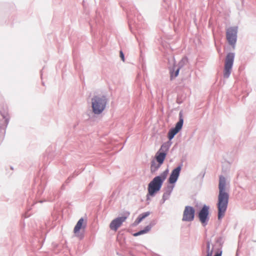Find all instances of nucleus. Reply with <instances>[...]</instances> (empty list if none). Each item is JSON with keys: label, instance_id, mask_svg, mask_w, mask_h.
I'll return each mask as SVG.
<instances>
[{"label": "nucleus", "instance_id": "1", "mask_svg": "<svg viewBox=\"0 0 256 256\" xmlns=\"http://www.w3.org/2000/svg\"><path fill=\"white\" fill-rule=\"evenodd\" d=\"M230 195L226 192V179L222 176H219L218 194L216 207L218 208V219L220 220L224 216L228 204Z\"/></svg>", "mask_w": 256, "mask_h": 256}, {"label": "nucleus", "instance_id": "2", "mask_svg": "<svg viewBox=\"0 0 256 256\" xmlns=\"http://www.w3.org/2000/svg\"><path fill=\"white\" fill-rule=\"evenodd\" d=\"M172 140L168 139V140L162 144L160 148L156 152L154 157L150 162V172L154 174L164 164L167 156L170 146L172 144Z\"/></svg>", "mask_w": 256, "mask_h": 256}, {"label": "nucleus", "instance_id": "3", "mask_svg": "<svg viewBox=\"0 0 256 256\" xmlns=\"http://www.w3.org/2000/svg\"><path fill=\"white\" fill-rule=\"evenodd\" d=\"M169 170L167 168L158 176H156L148 184L146 201L150 200V196L154 197L160 190L164 182L166 180Z\"/></svg>", "mask_w": 256, "mask_h": 256}, {"label": "nucleus", "instance_id": "4", "mask_svg": "<svg viewBox=\"0 0 256 256\" xmlns=\"http://www.w3.org/2000/svg\"><path fill=\"white\" fill-rule=\"evenodd\" d=\"M224 237L220 236L215 239V243L212 244V248H210L211 240L208 239L206 241V250L204 245L202 246V255L205 256H222V248L224 242Z\"/></svg>", "mask_w": 256, "mask_h": 256}, {"label": "nucleus", "instance_id": "5", "mask_svg": "<svg viewBox=\"0 0 256 256\" xmlns=\"http://www.w3.org/2000/svg\"><path fill=\"white\" fill-rule=\"evenodd\" d=\"M108 98L105 95L96 94L91 98L92 112L95 115L102 114L106 108Z\"/></svg>", "mask_w": 256, "mask_h": 256}, {"label": "nucleus", "instance_id": "6", "mask_svg": "<svg viewBox=\"0 0 256 256\" xmlns=\"http://www.w3.org/2000/svg\"><path fill=\"white\" fill-rule=\"evenodd\" d=\"M0 114L2 116V119L0 120V144L3 141L6 128L10 121V116L8 112V108L6 104H3L2 106H0Z\"/></svg>", "mask_w": 256, "mask_h": 256}, {"label": "nucleus", "instance_id": "7", "mask_svg": "<svg viewBox=\"0 0 256 256\" xmlns=\"http://www.w3.org/2000/svg\"><path fill=\"white\" fill-rule=\"evenodd\" d=\"M196 216L202 226L205 227L208 225L210 219V206L206 204L202 205L196 212Z\"/></svg>", "mask_w": 256, "mask_h": 256}, {"label": "nucleus", "instance_id": "8", "mask_svg": "<svg viewBox=\"0 0 256 256\" xmlns=\"http://www.w3.org/2000/svg\"><path fill=\"white\" fill-rule=\"evenodd\" d=\"M235 54L232 52H228L226 56L223 76L224 78H228L232 72L234 63Z\"/></svg>", "mask_w": 256, "mask_h": 256}, {"label": "nucleus", "instance_id": "9", "mask_svg": "<svg viewBox=\"0 0 256 256\" xmlns=\"http://www.w3.org/2000/svg\"><path fill=\"white\" fill-rule=\"evenodd\" d=\"M184 118L182 112L180 111L178 114V120L174 127L170 128L168 134V139L172 140L174 136L182 129L184 124Z\"/></svg>", "mask_w": 256, "mask_h": 256}, {"label": "nucleus", "instance_id": "10", "mask_svg": "<svg viewBox=\"0 0 256 256\" xmlns=\"http://www.w3.org/2000/svg\"><path fill=\"white\" fill-rule=\"evenodd\" d=\"M238 27L237 26H231L228 28L226 31V38L228 44L233 49L235 48L237 41V34Z\"/></svg>", "mask_w": 256, "mask_h": 256}, {"label": "nucleus", "instance_id": "11", "mask_svg": "<svg viewBox=\"0 0 256 256\" xmlns=\"http://www.w3.org/2000/svg\"><path fill=\"white\" fill-rule=\"evenodd\" d=\"M183 166V162H181L178 166L174 168L171 172V173L168 179V182L170 184H175L180 176L182 168Z\"/></svg>", "mask_w": 256, "mask_h": 256}, {"label": "nucleus", "instance_id": "12", "mask_svg": "<svg viewBox=\"0 0 256 256\" xmlns=\"http://www.w3.org/2000/svg\"><path fill=\"white\" fill-rule=\"evenodd\" d=\"M196 214L195 208L190 206H186L183 212L182 220L183 222H192L194 219Z\"/></svg>", "mask_w": 256, "mask_h": 256}, {"label": "nucleus", "instance_id": "13", "mask_svg": "<svg viewBox=\"0 0 256 256\" xmlns=\"http://www.w3.org/2000/svg\"><path fill=\"white\" fill-rule=\"evenodd\" d=\"M127 216H118L114 219L110 224V228L111 230L116 231L122 223L126 220Z\"/></svg>", "mask_w": 256, "mask_h": 256}, {"label": "nucleus", "instance_id": "14", "mask_svg": "<svg viewBox=\"0 0 256 256\" xmlns=\"http://www.w3.org/2000/svg\"><path fill=\"white\" fill-rule=\"evenodd\" d=\"M87 226V220L84 219V218H81L78 221L74 227V232L76 235H77L82 229H85Z\"/></svg>", "mask_w": 256, "mask_h": 256}, {"label": "nucleus", "instance_id": "15", "mask_svg": "<svg viewBox=\"0 0 256 256\" xmlns=\"http://www.w3.org/2000/svg\"><path fill=\"white\" fill-rule=\"evenodd\" d=\"M168 70L170 74V80H172L178 76L180 69L174 62L172 66L168 68Z\"/></svg>", "mask_w": 256, "mask_h": 256}, {"label": "nucleus", "instance_id": "16", "mask_svg": "<svg viewBox=\"0 0 256 256\" xmlns=\"http://www.w3.org/2000/svg\"><path fill=\"white\" fill-rule=\"evenodd\" d=\"M45 188V184L41 180L40 184L38 187L37 196H40L43 193Z\"/></svg>", "mask_w": 256, "mask_h": 256}, {"label": "nucleus", "instance_id": "17", "mask_svg": "<svg viewBox=\"0 0 256 256\" xmlns=\"http://www.w3.org/2000/svg\"><path fill=\"white\" fill-rule=\"evenodd\" d=\"M188 60L186 56L182 58V60L178 62V65L176 66L178 68H180V69H181L184 66L186 65L188 62Z\"/></svg>", "mask_w": 256, "mask_h": 256}, {"label": "nucleus", "instance_id": "18", "mask_svg": "<svg viewBox=\"0 0 256 256\" xmlns=\"http://www.w3.org/2000/svg\"><path fill=\"white\" fill-rule=\"evenodd\" d=\"M127 16H128V20L129 26L130 27V28H132V23L133 22L134 24V26L136 28H138V26L136 24V19L134 18V20H130V19L132 18V17L131 16V14L128 13Z\"/></svg>", "mask_w": 256, "mask_h": 256}, {"label": "nucleus", "instance_id": "19", "mask_svg": "<svg viewBox=\"0 0 256 256\" xmlns=\"http://www.w3.org/2000/svg\"><path fill=\"white\" fill-rule=\"evenodd\" d=\"M79 172H77L76 170H75L74 173L71 174L65 181V184H69L72 180L74 178V177L78 175Z\"/></svg>", "mask_w": 256, "mask_h": 256}, {"label": "nucleus", "instance_id": "20", "mask_svg": "<svg viewBox=\"0 0 256 256\" xmlns=\"http://www.w3.org/2000/svg\"><path fill=\"white\" fill-rule=\"evenodd\" d=\"M175 184H168L166 186V192L168 194H171V193L172 192V190L174 187Z\"/></svg>", "mask_w": 256, "mask_h": 256}, {"label": "nucleus", "instance_id": "21", "mask_svg": "<svg viewBox=\"0 0 256 256\" xmlns=\"http://www.w3.org/2000/svg\"><path fill=\"white\" fill-rule=\"evenodd\" d=\"M176 103L180 104H182L184 102V98H182V96L178 94L176 98Z\"/></svg>", "mask_w": 256, "mask_h": 256}, {"label": "nucleus", "instance_id": "22", "mask_svg": "<svg viewBox=\"0 0 256 256\" xmlns=\"http://www.w3.org/2000/svg\"><path fill=\"white\" fill-rule=\"evenodd\" d=\"M157 223V220H152L150 224L147 226L148 227H150V230L152 226L156 224Z\"/></svg>", "mask_w": 256, "mask_h": 256}, {"label": "nucleus", "instance_id": "23", "mask_svg": "<svg viewBox=\"0 0 256 256\" xmlns=\"http://www.w3.org/2000/svg\"><path fill=\"white\" fill-rule=\"evenodd\" d=\"M150 214V212H146L140 214V216L143 218V220H144L145 218L149 216Z\"/></svg>", "mask_w": 256, "mask_h": 256}, {"label": "nucleus", "instance_id": "24", "mask_svg": "<svg viewBox=\"0 0 256 256\" xmlns=\"http://www.w3.org/2000/svg\"><path fill=\"white\" fill-rule=\"evenodd\" d=\"M141 230L142 231V234H144L148 233L150 230V227H148L146 226L143 229Z\"/></svg>", "mask_w": 256, "mask_h": 256}, {"label": "nucleus", "instance_id": "25", "mask_svg": "<svg viewBox=\"0 0 256 256\" xmlns=\"http://www.w3.org/2000/svg\"><path fill=\"white\" fill-rule=\"evenodd\" d=\"M206 172L205 171H202L200 172V174L198 176V178H200L202 180L204 175H205Z\"/></svg>", "mask_w": 256, "mask_h": 256}, {"label": "nucleus", "instance_id": "26", "mask_svg": "<svg viewBox=\"0 0 256 256\" xmlns=\"http://www.w3.org/2000/svg\"><path fill=\"white\" fill-rule=\"evenodd\" d=\"M120 56L121 58V60L123 62H124V60H125L124 54L122 50H120Z\"/></svg>", "mask_w": 256, "mask_h": 256}, {"label": "nucleus", "instance_id": "27", "mask_svg": "<svg viewBox=\"0 0 256 256\" xmlns=\"http://www.w3.org/2000/svg\"><path fill=\"white\" fill-rule=\"evenodd\" d=\"M170 194H168L166 192H164L162 198L166 199V200H167L170 198Z\"/></svg>", "mask_w": 256, "mask_h": 256}, {"label": "nucleus", "instance_id": "28", "mask_svg": "<svg viewBox=\"0 0 256 256\" xmlns=\"http://www.w3.org/2000/svg\"><path fill=\"white\" fill-rule=\"evenodd\" d=\"M142 231L140 230L133 234L132 236H138L142 235Z\"/></svg>", "mask_w": 256, "mask_h": 256}, {"label": "nucleus", "instance_id": "29", "mask_svg": "<svg viewBox=\"0 0 256 256\" xmlns=\"http://www.w3.org/2000/svg\"><path fill=\"white\" fill-rule=\"evenodd\" d=\"M140 223L136 220L132 224L131 226L132 227H135L138 226Z\"/></svg>", "mask_w": 256, "mask_h": 256}, {"label": "nucleus", "instance_id": "30", "mask_svg": "<svg viewBox=\"0 0 256 256\" xmlns=\"http://www.w3.org/2000/svg\"><path fill=\"white\" fill-rule=\"evenodd\" d=\"M140 223L136 220L132 224L131 226L132 227H135L138 226Z\"/></svg>", "mask_w": 256, "mask_h": 256}, {"label": "nucleus", "instance_id": "31", "mask_svg": "<svg viewBox=\"0 0 256 256\" xmlns=\"http://www.w3.org/2000/svg\"><path fill=\"white\" fill-rule=\"evenodd\" d=\"M136 220L139 222H142L144 220L143 218L140 216V214L138 215V218H136Z\"/></svg>", "mask_w": 256, "mask_h": 256}, {"label": "nucleus", "instance_id": "32", "mask_svg": "<svg viewBox=\"0 0 256 256\" xmlns=\"http://www.w3.org/2000/svg\"><path fill=\"white\" fill-rule=\"evenodd\" d=\"M166 199L163 198H162V200H160V204H164V202H166Z\"/></svg>", "mask_w": 256, "mask_h": 256}, {"label": "nucleus", "instance_id": "33", "mask_svg": "<svg viewBox=\"0 0 256 256\" xmlns=\"http://www.w3.org/2000/svg\"><path fill=\"white\" fill-rule=\"evenodd\" d=\"M141 18H142L141 16H138L137 19H138V20H140V19H141Z\"/></svg>", "mask_w": 256, "mask_h": 256}, {"label": "nucleus", "instance_id": "34", "mask_svg": "<svg viewBox=\"0 0 256 256\" xmlns=\"http://www.w3.org/2000/svg\"><path fill=\"white\" fill-rule=\"evenodd\" d=\"M65 184H65V183H64V184H63L62 186V187H61L62 189V190H64V188H65Z\"/></svg>", "mask_w": 256, "mask_h": 256}, {"label": "nucleus", "instance_id": "35", "mask_svg": "<svg viewBox=\"0 0 256 256\" xmlns=\"http://www.w3.org/2000/svg\"><path fill=\"white\" fill-rule=\"evenodd\" d=\"M40 75H41V77H42V70L40 71Z\"/></svg>", "mask_w": 256, "mask_h": 256}, {"label": "nucleus", "instance_id": "36", "mask_svg": "<svg viewBox=\"0 0 256 256\" xmlns=\"http://www.w3.org/2000/svg\"><path fill=\"white\" fill-rule=\"evenodd\" d=\"M96 22H99V21H98V20H96Z\"/></svg>", "mask_w": 256, "mask_h": 256}, {"label": "nucleus", "instance_id": "37", "mask_svg": "<svg viewBox=\"0 0 256 256\" xmlns=\"http://www.w3.org/2000/svg\"><path fill=\"white\" fill-rule=\"evenodd\" d=\"M42 84L43 86H44V82H42Z\"/></svg>", "mask_w": 256, "mask_h": 256}, {"label": "nucleus", "instance_id": "38", "mask_svg": "<svg viewBox=\"0 0 256 256\" xmlns=\"http://www.w3.org/2000/svg\"><path fill=\"white\" fill-rule=\"evenodd\" d=\"M39 202H40V203H42V202H43V201H42V200H40V201H39Z\"/></svg>", "mask_w": 256, "mask_h": 256}, {"label": "nucleus", "instance_id": "39", "mask_svg": "<svg viewBox=\"0 0 256 256\" xmlns=\"http://www.w3.org/2000/svg\"><path fill=\"white\" fill-rule=\"evenodd\" d=\"M96 14L98 15V12H96ZM100 15V14H98V16Z\"/></svg>", "mask_w": 256, "mask_h": 256}, {"label": "nucleus", "instance_id": "40", "mask_svg": "<svg viewBox=\"0 0 256 256\" xmlns=\"http://www.w3.org/2000/svg\"><path fill=\"white\" fill-rule=\"evenodd\" d=\"M10 168H11L12 170H13V167H12V166H10Z\"/></svg>", "mask_w": 256, "mask_h": 256}]
</instances>
